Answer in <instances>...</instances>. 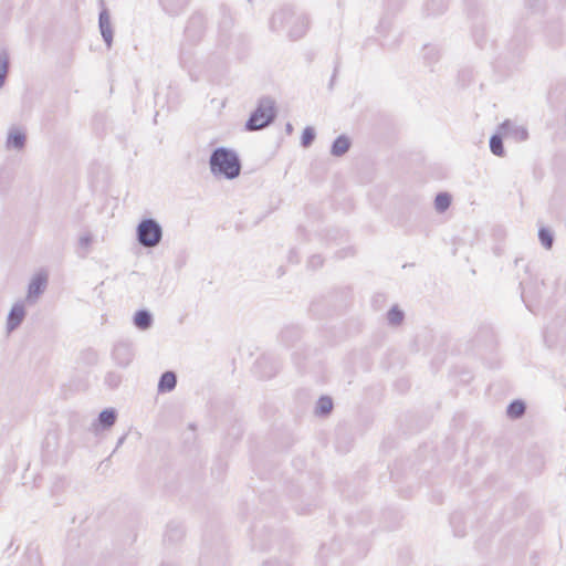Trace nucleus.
I'll return each mask as SVG.
<instances>
[{
  "instance_id": "1",
  "label": "nucleus",
  "mask_w": 566,
  "mask_h": 566,
  "mask_svg": "<svg viewBox=\"0 0 566 566\" xmlns=\"http://www.w3.org/2000/svg\"><path fill=\"white\" fill-rule=\"evenodd\" d=\"M209 168L214 177L233 180L241 174L242 161L234 149L219 146L209 156Z\"/></svg>"
},
{
  "instance_id": "2",
  "label": "nucleus",
  "mask_w": 566,
  "mask_h": 566,
  "mask_svg": "<svg viewBox=\"0 0 566 566\" xmlns=\"http://www.w3.org/2000/svg\"><path fill=\"white\" fill-rule=\"evenodd\" d=\"M276 115L275 101L270 96H263L258 101L255 109L251 112L244 129L247 132L263 129L275 120Z\"/></svg>"
},
{
  "instance_id": "3",
  "label": "nucleus",
  "mask_w": 566,
  "mask_h": 566,
  "mask_svg": "<svg viewBox=\"0 0 566 566\" xmlns=\"http://www.w3.org/2000/svg\"><path fill=\"white\" fill-rule=\"evenodd\" d=\"M163 234L161 224L154 218H144L136 227V240L144 248H156Z\"/></svg>"
},
{
  "instance_id": "4",
  "label": "nucleus",
  "mask_w": 566,
  "mask_h": 566,
  "mask_svg": "<svg viewBox=\"0 0 566 566\" xmlns=\"http://www.w3.org/2000/svg\"><path fill=\"white\" fill-rule=\"evenodd\" d=\"M280 369L279 363L271 356L263 355L254 363L253 370L260 378H272Z\"/></svg>"
},
{
  "instance_id": "5",
  "label": "nucleus",
  "mask_w": 566,
  "mask_h": 566,
  "mask_svg": "<svg viewBox=\"0 0 566 566\" xmlns=\"http://www.w3.org/2000/svg\"><path fill=\"white\" fill-rule=\"evenodd\" d=\"M117 420V411L115 408L103 409L97 418L93 421L90 430L97 434L99 431L109 430Z\"/></svg>"
},
{
  "instance_id": "6",
  "label": "nucleus",
  "mask_w": 566,
  "mask_h": 566,
  "mask_svg": "<svg viewBox=\"0 0 566 566\" xmlns=\"http://www.w3.org/2000/svg\"><path fill=\"white\" fill-rule=\"evenodd\" d=\"M48 286V274L38 272L34 274L28 286L27 301L35 302L44 292Z\"/></svg>"
},
{
  "instance_id": "7",
  "label": "nucleus",
  "mask_w": 566,
  "mask_h": 566,
  "mask_svg": "<svg viewBox=\"0 0 566 566\" xmlns=\"http://www.w3.org/2000/svg\"><path fill=\"white\" fill-rule=\"evenodd\" d=\"M500 130L507 138H512L514 142H525L528 139V130L525 126H518L513 124L510 119H505L500 125Z\"/></svg>"
},
{
  "instance_id": "8",
  "label": "nucleus",
  "mask_w": 566,
  "mask_h": 566,
  "mask_svg": "<svg viewBox=\"0 0 566 566\" xmlns=\"http://www.w3.org/2000/svg\"><path fill=\"white\" fill-rule=\"evenodd\" d=\"M112 355L118 366L127 367L133 360L134 349L132 344L120 342L114 346Z\"/></svg>"
},
{
  "instance_id": "9",
  "label": "nucleus",
  "mask_w": 566,
  "mask_h": 566,
  "mask_svg": "<svg viewBox=\"0 0 566 566\" xmlns=\"http://www.w3.org/2000/svg\"><path fill=\"white\" fill-rule=\"evenodd\" d=\"M25 315L27 311L23 302L14 303L7 317L8 333L15 331L24 321Z\"/></svg>"
},
{
  "instance_id": "10",
  "label": "nucleus",
  "mask_w": 566,
  "mask_h": 566,
  "mask_svg": "<svg viewBox=\"0 0 566 566\" xmlns=\"http://www.w3.org/2000/svg\"><path fill=\"white\" fill-rule=\"evenodd\" d=\"M27 145V134L17 127H11L8 132L6 147L7 149L22 150Z\"/></svg>"
},
{
  "instance_id": "11",
  "label": "nucleus",
  "mask_w": 566,
  "mask_h": 566,
  "mask_svg": "<svg viewBox=\"0 0 566 566\" xmlns=\"http://www.w3.org/2000/svg\"><path fill=\"white\" fill-rule=\"evenodd\" d=\"M133 324L139 331H148L154 325V316L150 311L140 308L133 315Z\"/></svg>"
},
{
  "instance_id": "12",
  "label": "nucleus",
  "mask_w": 566,
  "mask_h": 566,
  "mask_svg": "<svg viewBox=\"0 0 566 566\" xmlns=\"http://www.w3.org/2000/svg\"><path fill=\"white\" fill-rule=\"evenodd\" d=\"M177 386V374L172 370L164 371L158 380L157 391L159 394L170 392Z\"/></svg>"
},
{
  "instance_id": "13",
  "label": "nucleus",
  "mask_w": 566,
  "mask_h": 566,
  "mask_svg": "<svg viewBox=\"0 0 566 566\" xmlns=\"http://www.w3.org/2000/svg\"><path fill=\"white\" fill-rule=\"evenodd\" d=\"M350 146V138L347 135L342 134L337 136L332 143L331 155L334 157H342L349 150Z\"/></svg>"
},
{
  "instance_id": "14",
  "label": "nucleus",
  "mask_w": 566,
  "mask_h": 566,
  "mask_svg": "<svg viewBox=\"0 0 566 566\" xmlns=\"http://www.w3.org/2000/svg\"><path fill=\"white\" fill-rule=\"evenodd\" d=\"M159 2L166 13L178 15L185 10L189 0H159Z\"/></svg>"
},
{
  "instance_id": "15",
  "label": "nucleus",
  "mask_w": 566,
  "mask_h": 566,
  "mask_svg": "<svg viewBox=\"0 0 566 566\" xmlns=\"http://www.w3.org/2000/svg\"><path fill=\"white\" fill-rule=\"evenodd\" d=\"M504 137L505 135L500 130L499 126L496 133L490 137V150L497 157H504L506 154L503 145Z\"/></svg>"
},
{
  "instance_id": "16",
  "label": "nucleus",
  "mask_w": 566,
  "mask_h": 566,
  "mask_svg": "<svg viewBox=\"0 0 566 566\" xmlns=\"http://www.w3.org/2000/svg\"><path fill=\"white\" fill-rule=\"evenodd\" d=\"M300 338L301 329L298 326H286L280 334V339L285 346H292Z\"/></svg>"
},
{
  "instance_id": "17",
  "label": "nucleus",
  "mask_w": 566,
  "mask_h": 566,
  "mask_svg": "<svg viewBox=\"0 0 566 566\" xmlns=\"http://www.w3.org/2000/svg\"><path fill=\"white\" fill-rule=\"evenodd\" d=\"M10 70V55L6 48L0 46V88L6 84Z\"/></svg>"
},
{
  "instance_id": "18",
  "label": "nucleus",
  "mask_w": 566,
  "mask_h": 566,
  "mask_svg": "<svg viewBox=\"0 0 566 566\" xmlns=\"http://www.w3.org/2000/svg\"><path fill=\"white\" fill-rule=\"evenodd\" d=\"M526 411V403L521 399L511 401L506 408V415L510 419H521Z\"/></svg>"
},
{
  "instance_id": "19",
  "label": "nucleus",
  "mask_w": 566,
  "mask_h": 566,
  "mask_svg": "<svg viewBox=\"0 0 566 566\" xmlns=\"http://www.w3.org/2000/svg\"><path fill=\"white\" fill-rule=\"evenodd\" d=\"M333 410V399L329 396H321L316 402L315 415L318 417H326Z\"/></svg>"
},
{
  "instance_id": "20",
  "label": "nucleus",
  "mask_w": 566,
  "mask_h": 566,
  "mask_svg": "<svg viewBox=\"0 0 566 566\" xmlns=\"http://www.w3.org/2000/svg\"><path fill=\"white\" fill-rule=\"evenodd\" d=\"M448 9L447 0H429L424 4V11L428 15L442 14Z\"/></svg>"
},
{
  "instance_id": "21",
  "label": "nucleus",
  "mask_w": 566,
  "mask_h": 566,
  "mask_svg": "<svg viewBox=\"0 0 566 566\" xmlns=\"http://www.w3.org/2000/svg\"><path fill=\"white\" fill-rule=\"evenodd\" d=\"M98 27L101 35H113V30L111 27V17L108 10L105 8L99 12Z\"/></svg>"
},
{
  "instance_id": "22",
  "label": "nucleus",
  "mask_w": 566,
  "mask_h": 566,
  "mask_svg": "<svg viewBox=\"0 0 566 566\" xmlns=\"http://www.w3.org/2000/svg\"><path fill=\"white\" fill-rule=\"evenodd\" d=\"M422 56L426 63L431 65L439 61L440 51L436 45L424 44L422 48Z\"/></svg>"
},
{
  "instance_id": "23",
  "label": "nucleus",
  "mask_w": 566,
  "mask_h": 566,
  "mask_svg": "<svg viewBox=\"0 0 566 566\" xmlns=\"http://www.w3.org/2000/svg\"><path fill=\"white\" fill-rule=\"evenodd\" d=\"M452 202V197L449 192H439L434 198V209L442 213L449 209Z\"/></svg>"
},
{
  "instance_id": "24",
  "label": "nucleus",
  "mask_w": 566,
  "mask_h": 566,
  "mask_svg": "<svg viewBox=\"0 0 566 566\" xmlns=\"http://www.w3.org/2000/svg\"><path fill=\"white\" fill-rule=\"evenodd\" d=\"M403 319L405 313L398 305L391 306L387 312V321L389 325L398 326L403 322Z\"/></svg>"
},
{
  "instance_id": "25",
  "label": "nucleus",
  "mask_w": 566,
  "mask_h": 566,
  "mask_svg": "<svg viewBox=\"0 0 566 566\" xmlns=\"http://www.w3.org/2000/svg\"><path fill=\"white\" fill-rule=\"evenodd\" d=\"M538 240L545 249H547V250L552 249V247L554 244L553 231L547 227H541L538 229Z\"/></svg>"
},
{
  "instance_id": "26",
  "label": "nucleus",
  "mask_w": 566,
  "mask_h": 566,
  "mask_svg": "<svg viewBox=\"0 0 566 566\" xmlns=\"http://www.w3.org/2000/svg\"><path fill=\"white\" fill-rule=\"evenodd\" d=\"M315 137H316V132H315L314 127L306 126L302 132L301 146L304 148H308L314 143Z\"/></svg>"
},
{
  "instance_id": "27",
  "label": "nucleus",
  "mask_w": 566,
  "mask_h": 566,
  "mask_svg": "<svg viewBox=\"0 0 566 566\" xmlns=\"http://www.w3.org/2000/svg\"><path fill=\"white\" fill-rule=\"evenodd\" d=\"M184 535V530L176 523H169L167 525L166 537L169 541H179Z\"/></svg>"
},
{
  "instance_id": "28",
  "label": "nucleus",
  "mask_w": 566,
  "mask_h": 566,
  "mask_svg": "<svg viewBox=\"0 0 566 566\" xmlns=\"http://www.w3.org/2000/svg\"><path fill=\"white\" fill-rule=\"evenodd\" d=\"M122 379L123 377L120 374L115 371H108L105 376L104 382L109 389H116L120 385Z\"/></svg>"
},
{
  "instance_id": "29",
  "label": "nucleus",
  "mask_w": 566,
  "mask_h": 566,
  "mask_svg": "<svg viewBox=\"0 0 566 566\" xmlns=\"http://www.w3.org/2000/svg\"><path fill=\"white\" fill-rule=\"evenodd\" d=\"M462 514L461 513H453L450 517V523L452 525V527L454 528V535L455 536H459V537H462L464 536V531L462 530H458V525H460L462 523Z\"/></svg>"
},
{
  "instance_id": "30",
  "label": "nucleus",
  "mask_w": 566,
  "mask_h": 566,
  "mask_svg": "<svg viewBox=\"0 0 566 566\" xmlns=\"http://www.w3.org/2000/svg\"><path fill=\"white\" fill-rule=\"evenodd\" d=\"M308 266L316 270L323 265V258L319 254H314L308 259Z\"/></svg>"
},
{
  "instance_id": "31",
  "label": "nucleus",
  "mask_w": 566,
  "mask_h": 566,
  "mask_svg": "<svg viewBox=\"0 0 566 566\" xmlns=\"http://www.w3.org/2000/svg\"><path fill=\"white\" fill-rule=\"evenodd\" d=\"M93 242V238L91 234H84L80 238L78 244L81 248H88Z\"/></svg>"
},
{
  "instance_id": "32",
  "label": "nucleus",
  "mask_w": 566,
  "mask_h": 566,
  "mask_svg": "<svg viewBox=\"0 0 566 566\" xmlns=\"http://www.w3.org/2000/svg\"><path fill=\"white\" fill-rule=\"evenodd\" d=\"M264 566H289L286 562H281L277 559H270L264 563Z\"/></svg>"
},
{
  "instance_id": "33",
  "label": "nucleus",
  "mask_w": 566,
  "mask_h": 566,
  "mask_svg": "<svg viewBox=\"0 0 566 566\" xmlns=\"http://www.w3.org/2000/svg\"><path fill=\"white\" fill-rule=\"evenodd\" d=\"M102 40L105 44L106 50H109L112 48L114 38H102Z\"/></svg>"
},
{
  "instance_id": "34",
  "label": "nucleus",
  "mask_w": 566,
  "mask_h": 566,
  "mask_svg": "<svg viewBox=\"0 0 566 566\" xmlns=\"http://www.w3.org/2000/svg\"><path fill=\"white\" fill-rule=\"evenodd\" d=\"M337 71H338V62H337V63H336V65H335L334 73H333L332 78H331V82H329V88H332V87H333V85H334V81H335V77H336V73H337Z\"/></svg>"
},
{
  "instance_id": "35",
  "label": "nucleus",
  "mask_w": 566,
  "mask_h": 566,
  "mask_svg": "<svg viewBox=\"0 0 566 566\" xmlns=\"http://www.w3.org/2000/svg\"><path fill=\"white\" fill-rule=\"evenodd\" d=\"M126 437H127V434H123V436L118 439V441H117V443H116V448H115L114 452H115V451H116V450H117V449H118V448L124 443V441H125Z\"/></svg>"
},
{
  "instance_id": "36",
  "label": "nucleus",
  "mask_w": 566,
  "mask_h": 566,
  "mask_svg": "<svg viewBox=\"0 0 566 566\" xmlns=\"http://www.w3.org/2000/svg\"><path fill=\"white\" fill-rule=\"evenodd\" d=\"M289 259H290V261H291V262H298V259H297V256H296V252H295L294 250H292V251L290 252V256H289Z\"/></svg>"
},
{
  "instance_id": "37",
  "label": "nucleus",
  "mask_w": 566,
  "mask_h": 566,
  "mask_svg": "<svg viewBox=\"0 0 566 566\" xmlns=\"http://www.w3.org/2000/svg\"><path fill=\"white\" fill-rule=\"evenodd\" d=\"M285 132L290 135L293 132V125L291 123H286Z\"/></svg>"
},
{
  "instance_id": "38",
  "label": "nucleus",
  "mask_w": 566,
  "mask_h": 566,
  "mask_svg": "<svg viewBox=\"0 0 566 566\" xmlns=\"http://www.w3.org/2000/svg\"><path fill=\"white\" fill-rule=\"evenodd\" d=\"M522 300L523 302L525 303L526 307L530 310V311H533L531 304L526 301L525 296H524V291L522 292Z\"/></svg>"
},
{
  "instance_id": "39",
  "label": "nucleus",
  "mask_w": 566,
  "mask_h": 566,
  "mask_svg": "<svg viewBox=\"0 0 566 566\" xmlns=\"http://www.w3.org/2000/svg\"><path fill=\"white\" fill-rule=\"evenodd\" d=\"M297 19H298L303 24H304V23H306V24L308 23L307 18H306V17H304V15H301V17H298Z\"/></svg>"
},
{
  "instance_id": "40",
  "label": "nucleus",
  "mask_w": 566,
  "mask_h": 566,
  "mask_svg": "<svg viewBox=\"0 0 566 566\" xmlns=\"http://www.w3.org/2000/svg\"><path fill=\"white\" fill-rule=\"evenodd\" d=\"M200 21H201V17L200 15L191 18V23H196V22H200Z\"/></svg>"
}]
</instances>
